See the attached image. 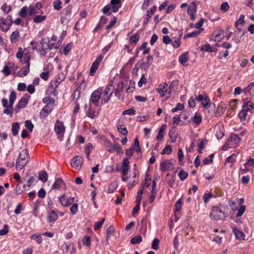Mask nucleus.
Wrapping results in <instances>:
<instances>
[{"label": "nucleus", "instance_id": "a211bd4d", "mask_svg": "<svg viewBox=\"0 0 254 254\" xmlns=\"http://www.w3.org/2000/svg\"><path fill=\"white\" fill-rule=\"evenodd\" d=\"M110 4L112 8V11L114 12H117L122 5L120 0H111Z\"/></svg>", "mask_w": 254, "mask_h": 254}, {"label": "nucleus", "instance_id": "ddd939ff", "mask_svg": "<svg viewBox=\"0 0 254 254\" xmlns=\"http://www.w3.org/2000/svg\"><path fill=\"white\" fill-rule=\"evenodd\" d=\"M54 130L58 135H59L61 133L64 132L65 130V127L64 126L63 122H60L59 120H57L54 127Z\"/></svg>", "mask_w": 254, "mask_h": 254}, {"label": "nucleus", "instance_id": "5fc2aeb1", "mask_svg": "<svg viewBox=\"0 0 254 254\" xmlns=\"http://www.w3.org/2000/svg\"><path fill=\"white\" fill-rule=\"evenodd\" d=\"M135 112H136V111H135V109L134 108H130L129 109L124 111L122 114L124 115H133L135 114Z\"/></svg>", "mask_w": 254, "mask_h": 254}, {"label": "nucleus", "instance_id": "052dcab7", "mask_svg": "<svg viewBox=\"0 0 254 254\" xmlns=\"http://www.w3.org/2000/svg\"><path fill=\"white\" fill-rule=\"evenodd\" d=\"M111 7V6L110 4L106 5L102 9V12L104 14H107L109 15H111L112 14V12L111 11H110Z\"/></svg>", "mask_w": 254, "mask_h": 254}, {"label": "nucleus", "instance_id": "e433bc0d", "mask_svg": "<svg viewBox=\"0 0 254 254\" xmlns=\"http://www.w3.org/2000/svg\"><path fill=\"white\" fill-rule=\"evenodd\" d=\"M166 126L165 125H163L160 128L158 135L157 136L156 139L158 140H161L162 139L163 137V132H164L165 130Z\"/></svg>", "mask_w": 254, "mask_h": 254}, {"label": "nucleus", "instance_id": "69168bd1", "mask_svg": "<svg viewBox=\"0 0 254 254\" xmlns=\"http://www.w3.org/2000/svg\"><path fill=\"white\" fill-rule=\"evenodd\" d=\"M230 6L227 2H223L221 5V9L223 12H226Z\"/></svg>", "mask_w": 254, "mask_h": 254}, {"label": "nucleus", "instance_id": "bb28decb", "mask_svg": "<svg viewBox=\"0 0 254 254\" xmlns=\"http://www.w3.org/2000/svg\"><path fill=\"white\" fill-rule=\"evenodd\" d=\"M233 232L234 233V235L236 238L239 240H244L245 239V234L239 229L236 228H233Z\"/></svg>", "mask_w": 254, "mask_h": 254}, {"label": "nucleus", "instance_id": "37998d69", "mask_svg": "<svg viewBox=\"0 0 254 254\" xmlns=\"http://www.w3.org/2000/svg\"><path fill=\"white\" fill-rule=\"evenodd\" d=\"M46 18V16L45 15H38L36 16L34 18L33 21L35 23H40L42 21L45 20Z\"/></svg>", "mask_w": 254, "mask_h": 254}, {"label": "nucleus", "instance_id": "39448f33", "mask_svg": "<svg viewBox=\"0 0 254 254\" xmlns=\"http://www.w3.org/2000/svg\"><path fill=\"white\" fill-rule=\"evenodd\" d=\"M101 89H98L94 91L91 95L89 100L90 104L93 103L95 105V106L97 107L98 106L99 100L101 98Z\"/></svg>", "mask_w": 254, "mask_h": 254}, {"label": "nucleus", "instance_id": "3c124183", "mask_svg": "<svg viewBox=\"0 0 254 254\" xmlns=\"http://www.w3.org/2000/svg\"><path fill=\"white\" fill-rule=\"evenodd\" d=\"M69 209L72 215L75 214L78 210V204L76 203H73Z\"/></svg>", "mask_w": 254, "mask_h": 254}, {"label": "nucleus", "instance_id": "cd10ccee", "mask_svg": "<svg viewBox=\"0 0 254 254\" xmlns=\"http://www.w3.org/2000/svg\"><path fill=\"white\" fill-rule=\"evenodd\" d=\"M243 91L246 93H249L250 95L254 96V82L250 84L244 89Z\"/></svg>", "mask_w": 254, "mask_h": 254}, {"label": "nucleus", "instance_id": "1a4fd4ad", "mask_svg": "<svg viewBox=\"0 0 254 254\" xmlns=\"http://www.w3.org/2000/svg\"><path fill=\"white\" fill-rule=\"evenodd\" d=\"M187 12L188 14L190 15L191 19L194 21L195 18V13L196 12V4L195 2L190 3Z\"/></svg>", "mask_w": 254, "mask_h": 254}, {"label": "nucleus", "instance_id": "de8ad7c7", "mask_svg": "<svg viewBox=\"0 0 254 254\" xmlns=\"http://www.w3.org/2000/svg\"><path fill=\"white\" fill-rule=\"evenodd\" d=\"M214 156L213 154H210L208 158H204L203 161L202 163L204 165L210 164L213 161V157Z\"/></svg>", "mask_w": 254, "mask_h": 254}, {"label": "nucleus", "instance_id": "2f4dec72", "mask_svg": "<svg viewBox=\"0 0 254 254\" xmlns=\"http://www.w3.org/2000/svg\"><path fill=\"white\" fill-rule=\"evenodd\" d=\"M19 128V123H14L12 124L11 130L13 135L15 136L17 135Z\"/></svg>", "mask_w": 254, "mask_h": 254}, {"label": "nucleus", "instance_id": "4c0bfd02", "mask_svg": "<svg viewBox=\"0 0 254 254\" xmlns=\"http://www.w3.org/2000/svg\"><path fill=\"white\" fill-rule=\"evenodd\" d=\"M142 241V238L141 236L139 235L132 238L130 240V243L132 245H135L140 243Z\"/></svg>", "mask_w": 254, "mask_h": 254}, {"label": "nucleus", "instance_id": "6e6552de", "mask_svg": "<svg viewBox=\"0 0 254 254\" xmlns=\"http://www.w3.org/2000/svg\"><path fill=\"white\" fill-rule=\"evenodd\" d=\"M59 201L64 207H67L70 205L74 201V197H66L65 194L62 195L59 197Z\"/></svg>", "mask_w": 254, "mask_h": 254}, {"label": "nucleus", "instance_id": "864d4df0", "mask_svg": "<svg viewBox=\"0 0 254 254\" xmlns=\"http://www.w3.org/2000/svg\"><path fill=\"white\" fill-rule=\"evenodd\" d=\"M25 126L30 132H31L33 130L34 126L30 121H26L25 122Z\"/></svg>", "mask_w": 254, "mask_h": 254}, {"label": "nucleus", "instance_id": "bf43d9fd", "mask_svg": "<svg viewBox=\"0 0 254 254\" xmlns=\"http://www.w3.org/2000/svg\"><path fill=\"white\" fill-rule=\"evenodd\" d=\"M244 34L245 32L242 33V34H240V36L234 35L232 38V40L234 41L235 43L238 44L241 42V38L243 37Z\"/></svg>", "mask_w": 254, "mask_h": 254}, {"label": "nucleus", "instance_id": "473e14b6", "mask_svg": "<svg viewBox=\"0 0 254 254\" xmlns=\"http://www.w3.org/2000/svg\"><path fill=\"white\" fill-rule=\"evenodd\" d=\"M86 114L87 117L91 119H94L95 117H97L98 115V113L92 110L90 107L87 111Z\"/></svg>", "mask_w": 254, "mask_h": 254}, {"label": "nucleus", "instance_id": "f03ea898", "mask_svg": "<svg viewBox=\"0 0 254 254\" xmlns=\"http://www.w3.org/2000/svg\"><path fill=\"white\" fill-rule=\"evenodd\" d=\"M224 208L222 206H213L212 209V211L210 214V216L211 219L214 220L223 219L226 217V215L225 213Z\"/></svg>", "mask_w": 254, "mask_h": 254}, {"label": "nucleus", "instance_id": "f8f14e48", "mask_svg": "<svg viewBox=\"0 0 254 254\" xmlns=\"http://www.w3.org/2000/svg\"><path fill=\"white\" fill-rule=\"evenodd\" d=\"M227 141H229V143L231 144L232 147H235L239 143L241 139L238 134H232Z\"/></svg>", "mask_w": 254, "mask_h": 254}, {"label": "nucleus", "instance_id": "6ab92c4d", "mask_svg": "<svg viewBox=\"0 0 254 254\" xmlns=\"http://www.w3.org/2000/svg\"><path fill=\"white\" fill-rule=\"evenodd\" d=\"M158 92L162 97L166 96V97L168 98L170 96V90L168 91V89L164 86L160 85L158 88Z\"/></svg>", "mask_w": 254, "mask_h": 254}, {"label": "nucleus", "instance_id": "b1692460", "mask_svg": "<svg viewBox=\"0 0 254 254\" xmlns=\"http://www.w3.org/2000/svg\"><path fill=\"white\" fill-rule=\"evenodd\" d=\"M248 111L242 109L238 114V116L241 122H248V119H247V113Z\"/></svg>", "mask_w": 254, "mask_h": 254}, {"label": "nucleus", "instance_id": "0eeeda50", "mask_svg": "<svg viewBox=\"0 0 254 254\" xmlns=\"http://www.w3.org/2000/svg\"><path fill=\"white\" fill-rule=\"evenodd\" d=\"M103 56L100 54L97 57L95 61L93 63L90 69V75L93 76L94 75L96 71L98 68L99 64L101 62L103 59Z\"/></svg>", "mask_w": 254, "mask_h": 254}, {"label": "nucleus", "instance_id": "412c9836", "mask_svg": "<svg viewBox=\"0 0 254 254\" xmlns=\"http://www.w3.org/2000/svg\"><path fill=\"white\" fill-rule=\"evenodd\" d=\"M58 219V215L54 210H51L48 213V221L49 222H55Z\"/></svg>", "mask_w": 254, "mask_h": 254}, {"label": "nucleus", "instance_id": "aec40b11", "mask_svg": "<svg viewBox=\"0 0 254 254\" xmlns=\"http://www.w3.org/2000/svg\"><path fill=\"white\" fill-rule=\"evenodd\" d=\"M244 102L243 109L250 111L254 108V104L248 99H243Z\"/></svg>", "mask_w": 254, "mask_h": 254}, {"label": "nucleus", "instance_id": "774afa93", "mask_svg": "<svg viewBox=\"0 0 254 254\" xmlns=\"http://www.w3.org/2000/svg\"><path fill=\"white\" fill-rule=\"evenodd\" d=\"M61 2L60 0H55L53 3V6L55 9H57L58 10L61 9L62 6H61Z\"/></svg>", "mask_w": 254, "mask_h": 254}, {"label": "nucleus", "instance_id": "e2e57ef3", "mask_svg": "<svg viewBox=\"0 0 254 254\" xmlns=\"http://www.w3.org/2000/svg\"><path fill=\"white\" fill-rule=\"evenodd\" d=\"M157 194V189H152L151 190V194L149 197V202L152 203L156 195Z\"/></svg>", "mask_w": 254, "mask_h": 254}, {"label": "nucleus", "instance_id": "a19ab883", "mask_svg": "<svg viewBox=\"0 0 254 254\" xmlns=\"http://www.w3.org/2000/svg\"><path fill=\"white\" fill-rule=\"evenodd\" d=\"M114 228L113 226H110L108 228L107 230V236H106V241L108 243V239L109 237L113 235V233H114Z\"/></svg>", "mask_w": 254, "mask_h": 254}, {"label": "nucleus", "instance_id": "c85d7f7f", "mask_svg": "<svg viewBox=\"0 0 254 254\" xmlns=\"http://www.w3.org/2000/svg\"><path fill=\"white\" fill-rule=\"evenodd\" d=\"M152 61L153 57L150 55L148 56L146 58V63H142L141 64V68H148L149 66L150 65Z\"/></svg>", "mask_w": 254, "mask_h": 254}, {"label": "nucleus", "instance_id": "7ed1b4c3", "mask_svg": "<svg viewBox=\"0 0 254 254\" xmlns=\"http://www.w3.org/2000/svg\"><path fill=\"white\" fill-rule=\"evenodd\" d=\"M114 87L112 84L108 85L102 92L101 102L102 104L107 103L110 100L111 96L113 92Z\"/></svg>", "mask_w": 254, "mask_h": 254}, {"label": "nucleus", "instance_id": "4d7b16f0", "mask_svg": "<svg viewBox=\"0 0 254 254\" xmlns=\"http://www.w3.org/2000/svg\"><path fill=\"white\" fill-rule=\"evenodd\" d=\"M182 205V200L181 198L179 199H178L175 203V210L174 211L175 212H176V211L179 212L181 209Z\"/></svg>", "mask_w": 254, "mask_h": 254}, {"label": "nucleus", "instance_id": "9d476101", "mask_svg": "<svg viewBox=\"0 0 254 254\" xmlns=\"http://www.w3.org/2000/svg\"><path fill=\"white\" fill-rule=\"evenodd\" d=\"M82 161L83 159L82 157L77 156L71 159L70 164L72 167H74L77 170H79L81 167Z\"/></svg>", "mask_w": 254, "mask_h": 254}, {"label": "nucleus", "instance_id": "09e8293b", "mask_svg": "<svg viewBox=\"0 0 254 254\" xmlns=\"http://www.w3.org/2000/svg\"><path fill=\"white\" fill-rule=\"evenodd\" d=\"M200 33L199 31H194L192 32L189 33L184 36V38H188L190 37H195L198 36Z\"/></svg>", "mask_w": 254, "mask_h": 254}, {"label": "nucleus", "instance_id": "f3484780", "mask_svg": "<svg viewBox=\"0 0 254 254\" xmlns=\"http://www.w3.org/2000/svg\"><path fill=\"white\" fill-rule=\"evenodd\" d=\"M129 161L128 158H125L122 163V170L123 175H126L128 171Z\"/></svg>", "mask_w": 254, "mask_h": 254}, {"label": "nucleus", "instance_id": "680f3d73", "mask_svg": "<svg viewBox=\"0 0 254 254\" xmlns=\"http://www.w3.org/2000/svg\"><path fill=\"white\" fill-rule=\"evenodd\" d=\"M83 244L87 247H90L91 245V239L90 237H84L82 241Z\"/></svg>", "mask_w": 254, "mask_h": 254}, {"label": "nucleus", "instance_id": "c756f323", "mask_svg": "<svg viewBox=\"0 0 254 254\" xmlns=\"http://www.w3.org/2000/svg\"><path fill=\"white\" fill-rule=\"evenodd\" d=\"M200 50L208 53H212L213 52H216L217 51V49L213 50L212 47H211L209 44H205L204 45L202 46L200 48Z\"/></svg>", "mask_w": 254, "mask_h": 254}, {"label": "nucleus", "instance_id": "9b49d317", "mask_svg": "<svg viewBox=\"0 0 254 254\" xmlns=\"http://www.w3.org/2000/svg\"><path fill=\"white\" fill-rule=\"evenodd\" d=\"M173 163L169 160L163 161L160 164V169L162 171L166 172L173 170Z\"/></svg>", "mask_w": 254, "mask_h": 254}, {"label": "nucleus", "instance_id": "a18cd8bd", "mask_svg": "<svg viewBox=\"0 0 254 254\" xmlns=\"http://www.w3.org/2000/svg\"><path fill=\"white\" fill-rule=\"evenodd\" d=\"M117 128L118 130L123 134L126 135L127 134V130L125 125H118Z\"/></svg>", "mask_w": 254, "mask_h": 254}, {"label": "nucleus", "instance_id": "393cba45", "mask_svg": "<svg viewBox=\"0 0 254 254\" xmlns=\"http://www.w3.org/2000/svg\"><path fill=\"white\" fill-rule=\"evenodd\" d=\"M30 71V66H24L17 72V75L20 77L26 76Z\"/></svg>", "mask_w": 254, "mask_h": 254}, {"label": "nucleus", "instance_id": "4be33fe9", "mask_svg": "<svg viewBox=\"0 0 254 254\" xmlns=\"http://www.w3.org/2000/svg\"><path fill=\"white\" fill-rule=\"evenodd\" d=\"M20 37L19 32L18 30H15L13 32L10 36V40L12 44L16 43Z\"/></svg>", "mask_w": 254, "mask_h": 254}, {"label": "nucleus", "instance_id": "8fccbe9b", "mask_svg": "<svg viewBox=\"0 0 254 254\" xmlns=\"http://www.w3.org/2000/svg\"><path fill=\"white\" fill-rule=\"evenodd\" d=\"M159 240L157 238H155L152 243L151 248L154 250H157L159 249Z\"/></svg>", "mask_w": 254, "mask_h": 254}, {"label": "nucleus", "instance_id": "2eb2a0df", "mask_svg": "<svg viewBox=\"0 0 254 254\" xmlns=\"http://www.w3.org/2000/svg\"><path fill=\"white\" fill-rule=\"evenodd\" d=\"M28 102V100L27 98L22 97L18 102V103L15 107V111L16 113L18 112L19 110L21 109L25 108L27 105Z\"/></svg>", "mask_w": 254, "mask_h": 254}, {"label": "nucleus", "instance_id": "dca6fc26", "mask_svg": "<svg viewBox=\"0 0 254 254\" xmlns=\"http://www.w3.org/2000/svg\"><path fill=\"white\" fill-rule=\"evenodd\" d=\"M10 23L4 18L0 19V28L3 32L7 31L10 28Z\"/></svg>", "mask_w": 254, "mask_h": 254}, {"label": "nucleus", "instance_id": "f704fd0d", "mask_svg": "<svg viewBox=\"0 0 254 254\" xmlns=\"http://www.w3.org/2000/svg\"><path fill=\"white\" fill-rule=\"evenodd\" d=\"M193 122L196 125H199L202 122V117L201 115L195 114L192 119Z\"/></svg>", "mask_w": 254, "mask_h": 254}, {"label": "nucleus", "instance_id": "5701e85b", "mask_svg": "<svg viewBox=\"0 0 254 254\" xmlns=\"http://www.w3.org/2000/svg\"><path fill=\"white\" fill-rule=\"evenodd\" d=\"M31 58V56L29 53L25 54L24 57L20 59V62L22 64H26L25 66H30Z\"/></svg>", "mask_w": 254, "mask_h": 254}, {"label": "nucleus", "instance_id": "20e7f679", "mask_svg": "<svg viewBox=\"0 0 254 254\" xmlns=\"http://www.w3.org/2000/svg\"><path fill=\"white\" fill-rule=\"evenodd\" d=\"M16 93L14 91H12L10 92L9 99L8 107L5 108L6 109L3 110V113L7 115H9L12 117L13 111V105L16 99Z\"/></svg>", "mask_w": 254, "mask_h": 254}, {"label": "nucleus", "instance_id": "58836bf2", "mask_svg": "<svg viewBox=\"0 0 254 254\" xmlns=\"http://www.w3.org/2000/svg\"><path fill=\"white\" fill-rule=\"evenodd\" d=\"M1 8L4 14H8L12 10L11 6L8 5L6 3L2 5Z\"/></svg>", "mask_w": 254, "mask_h": 254}, {"label": "nucleus", "instance_id": "c9c22d12", "mask_svg": "<svg viewBox=\"0 0 254 254\" xmlns=\"http://www.w3.org/2000/svg\"><path fill=\"white\" fill-rule=\"evenodd\" d=\"M93 149V145L91 143H89L87 144L86 148L85 149V153L86 155L87 159H89V155L90 153Z\"/></svg>", "mask_w": 254, "mask_h": 254}, {"label": "nucleus", "instance_id": "79ce46f5", "mask_svg": "<svg viewBox=\"0 0 254 254\" xmlns=\"http://www.w3.org/2000/svg\"><path fill=\"white\" fill-rule=\"evenodd\" d=\"M63 183L62 179L59 178L56 180L54 185L52 186L53 189H59L60 188L61 185Z\"/></svg>", "mask_w": 254, "mask_h": 254}, {"label": "nucleus", "instance_id": "ea45409f", "mask_svg": "<svg viewBox=\"0 0 254 254\" xmlns=\"http://www.w3.org/2000/svg\"><path fill=\"white\" fill-rule=\"evenodd\" d=\"M245 16L244 15H241L239 18L236 21L235 26L236 28H238L240 25H243L245 23L244 21Z\"/></svg>", "mask_w": 254, "mask_h": 254}, {"label": "nucleus", "instance_id": "0e129e2a", "mask_svg": "<svg viewBox=\"0 0 254 254\" xmlns=\"http://www.w3.org/2000/svg\"><path fill=\"white\" fill-rule=\"evenodd\" d=\"M225 108L221 106H218L216 112L215 113L216 116H219L223 114Z\"/></svg>", "mask_w": 254, "mask_h": 254}, {"label": "nucleus", "instance_id": "338daca9", "mask_svg": "<svg viewBox=\"0 0 254 254\" xmlns=\"http://www.w3.org/2000/svg\"><path fill=\"white\" fill-rule=\"evenodd\" d=\"M2 73L5 75L8 76L11 74V70L7 65H5L2 70Z\"/></svg>", "mask_w": 254, "mask_h": 254}, {"label": "nucleus", "instance_id": "49530a36", "mask_svg": "<svg viewBox=\"0 0 254 254\" xmlns=\"http://www.w3.org/2000/svg\"><path fill=\"white\" fill-rule=\"evenodd\" d=\"M143 187L140 189L137 192L136 195V202L140 203L142 199V194H143Z\"/></svg>", "mask_w": 254, "mask_h": 254}, {"label": "nucleus", "instance_id": "7c9ffc66", "mask_svg": "<svg viewBox=\"0 0 254 254\" xmlns=\"http://www.w3.org/2000/svg\"><path fill=\"white\" fill-rule=\"evenodd\" d=\"M39 179L42 182L45 183L48 180V175L45 171H41L39 173Z\"/></svg>", "mask_w": 254, "mask_h": 254}, {"label": "nucleus", "instance_id": "603ef678", "mask_svg": "<svg viewBox=\"0 0 254 254\" xmlns=\"http://www.w3.org/2000/svg\"><path fill=\"white\" fill-rule=\"evenodd\" d=\"M172 151V149L171 146L169 145L165 147L163 150L161 151V154L163 155L165 154H170Z\"/></svg>", "mask_w": 254, "mask_h": 254}, {"label": "nucleus", "instance_id": "c03bdc74", "mask_svg": "<svg viewBox=\"0 0 254 254\" xmlns=\"http://www.w3.org/2000/svg\"><path fill=\"white\" fill-rule=\"evenodd\" d=\"M178 176L181 181H184L188 177V173L183 170H181L179 172Z\"/></svg>", "mask_w": 254, "mask_h": 254}, {"label": "nucleus", "instance_id": "423d86ee", "mask_svg": "<svg viewBox=\"0 0 254 254\" xmlns=\"http://www.w3.org/2000/svg\"><path fill=\"white\" fill-rule=\"evenodd\" d=\"M195 100L200 102L204 108H208L210 106V101L208 97L205 94H199L196 96Z\"/></svg>", "mask_w": 254, "mask_h": 254}, {"label": "nucleus", "instance_id": "6e6d98bb", "mask_svg": "<svg viewBox=\"0 0 254 254\" xmlns=\"http://www.w3.org/2000/svg\"><path fill=\"white\" fill-rule=\"evenodd\" d=\"M9 226L7 224H5L2 229L0 230V236L5 235L8 232Z\"/></svg>", "mask_w": 254, "mask_h": 254}, {"label": "nucleus", "instance_id": "4468645a", "mask_svg": "<svg viewBox=\"0 0 254 254\" xmlns=\"http://www.w3.org/2000/svg\"><path fill=\"white\" fill-rule=\"evenodd\" d=\"M52 110V109L49 106L46 105L42 108L41 112H40V118L42 119L45 118L48 116L49 114L51 113Z\"/></svg>", "mask_w": 254, "mask_h": 254}, {"label": "nucleus", "instance_id": "72a5a7b5", "mask_svg": "<svg viewBox=\"0 0 254 254\" xmlns=\"http://www.w3.org/2000/svg\"><path fill=\"white\" fill-rule=\"evenodd\" d=\"M139 35L136 33L133 35H132L130 38V43L133 44L134 46L135 45L137 42L139 41Z\"/></svg>", "mask_w": 254, "mask_h": 254}, {"label": "nucleus", "instance_id": "13d9d810", "mask_svg": "<svg viewBox=\"0 0 254 254\" xmlns=\"http://www.w3.org/2000/svg\"><path fill=\"white\" fill-rule=\"evenodd\" d=\"M105 220V218H102L100 221L97 222L94 226V230H97L100 229L102 227Z\"/></svg>", "mask_w": 254, "mask_h": 254}, {"label": "nucleus", "instance_id": "a878e982", "mask_svg": "<svg viewBox=\"0 0 254 254\" xmlns=\"http://www.w3.org/2000/svg\"><path fill=\"white\" fill-rule=\"evenodd\" d=\"M188 52H185L182 54L179 59V62L183 65H186V63L188 61Z\"/></svg>", "mask_w": 254, "mask_h": 254}, {"label": "nucleus", "instance_id": "f257e3e1", "mask_svg": "<svg viewBox=\"0 0 254 254\" xmlns=\"http://www.w3.org/2000/svg\"><path fill=\"white\" fill-rule=\"evenodd\" d=\"M30 160V155L26 149H22L19 153L16 161V169L17 171L22 170L27 165Z\"/></svg>", "mask_w": 254, "mask_h": 254}]
</instances>
